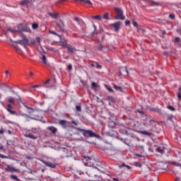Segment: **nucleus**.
<instances>
[{
    "label": "nucleus",
    "instance_id": "1",
    "mask_svg": "<svg viewBox=\"0 0 181 181\" xmlns=\"http://www.w3.org/2000/svg\"><path fill=\"white\" fill-rule=\"evenodd\" d=\"M81 132L83 136H90V138H98V134H96L91 130H86L84 129L76 127L74 126L71 127L70 129H68L65 133V137L69 138L73 141H81L83 136H81Z\"/></svg>",
    "mask_w": 181,
    "mask_h": 181
},
{
    "label": "nucleus",
    "instance_id": "2",
    "mask_svg": "<svg viewBox=\"0 0 181 181\" xmlns=\"http://www.w3.org/2000/svg\"><path fill=\"white\" fill-rule=\"evenodd\" d=\"M21 37L23 41V46H28L29 45H35L36 43V40H29V39L26 38V36L23 34H21Z\"/></svg>",
    "mask_w": 181,
    "mask_h": 181
},
{
    "label": "nucleus",
    "instance_id": "3",
    "mask_svg": "<svg viewBox=\"0 0 181 181\" xmlns=\"http://www.w3.org/2000/svg\"><path fill=\"white\" fill-rule=\"evenodd\" d=\"M115 12H117V15L115 16V19H119L120 21H124L125 19V16H124V11L120 8L116 7L115 8Z\"/></svg>",
    "mask_w": 181,
    "mask_h": 181
},
{
    "label": "nucleus",
    "instance_id": "4",
    "mask_svg": "<svg viewBox=\"0 0 181 181\" xmlns=\"http://www.w3.org/2000/svg\"><path fill=\"white\" fill-rule=\"evenodd\" d=\"M22 32H28L30 33V28L27 26L23 25V24H20L18 25V29L16 30V33H22Z\"/></svg>",
    "mask_w": 181,
    "mask_h": 181
},
{
    "label": "nucleus",
    "instance_id": "5",
    "mask_svg": "<svg viewBox=\"0 0 181 181\" xmlns=\"http://www.w3.org/2000/svg\"><path fill=\"white\" fill-rule=\"evenodd\" d=\"M57 124H59V125H61V127L63 128V129H67V128H69V129H71L72 126L69 125V123L67 122L66 120L64 119H61L59 120Z\"/></svg>",
    "mask_w": 181,
    "mask_h": 181
},
{
    "label": "nucleus",
    "instance_id": "6",
    "mask_svg": "<svg viewBox=\"0 0 181 181\" xmlns=\"http://www.w3.org/2000/svg\"><path fill=\"white\" fill-rule=\"evenodd\" d=\"M6 110H7L8 112H9V114H11V115H18V113H16V111L12 110H13V107L12 106V105H11V104L7 105Z\"/></svg>",
    "mask_w": 181,
    "mask_h": 181
},
{
    "label": "nucleus",
    "instance_id": "7",
    "mask_svg": "<svg viewBox=\"0 0 181 181\" xmlns=\"http://www.w3.org/2000/svg\"><path fill=\"white\" fill-rule=\"evenodd\" d=\"M110 28H114L115 31L119 32L120 28H121V22H116L115 23L110 24Z\"/></svg>",
    "mask_w": 181,
    "mask_h": 181
},
{
    "label": "nucleus",
    "instance_id": "8",
    "mask_svg": "<svg viewBox=\"0 0 181 181\" xmlns=\"http://www.w3.org/2000/svg\"><path fill=\"white\" fill-rule=\"evenodd\" d=\"M59 22L62 25H62H60V23H59L57 21H55V23H56L57 28H59V29H60V30H62V32H64V28H64V26H66V25L64 24V21H62V19H60Z\"/></svg>",
    "mask_w": 181,
    "mask_h": 181
},
{
    "label": "nucleus",
    "instance_id": "9",
    "mask_svg": "<svg viewBox=\"0 0 181 181\" xmlns=\"http://www.w3.org/2000/svg\"><path fill=\"white\" fill-rule=\"evenodd\" d=\"M66 49H68V52L69 53H70V54H73V53H76V52H77V49H76L75 47H73L71 45H66V47H65Z\"/></svg>",
    "mask_w": 181,
    "mask_h": 181
},
{
    "label": "nucleus",
    "instance_id": "10",
    "mask_svg": "<svg viewBox=\"0 0 181 181\" xmlns=\"http://www.w3.org/2000/svg\"><path fill=\"white\" fill-rule=\"evenodd\" d=\"M59 46H63L64 47H67V41L66 40V39L62 38V35H60L59 37Z\"/></svg>",
    "mask_w": 181,
    "mask_h": 181
},
{
    "label": "nucleus",
    "instance_id": "11",
    "mask_svg": "<svg viewBox=\"0 0 181 181\" xmlns=\"http://www.w3.org/2000/svg\"><path fill=\"white\" fill-rule=\"evenodd\" d=\"M42 163L45 165V166H47L48 168H52V169H54V168H56V163H54L43 160Z\"/></svg>",
    "mask_w": 181,
    "mask_h": 181
},
{
    "label": "nucleus",
    "instance_id": "12",
    "mask_svg": "<svg viewBox=\"0 0 181 181\" xmlns=\"http://www.w3.org/2000/svg\"><path fill=\"white\" fill-rule=\"evenodd\" d=\"M119 74L120 76H128L129 72H128V69H127V67L121 68L119 71Z\"/></svg>",
    "mask_w": 181,
    "mask_h": 181
},
{
    "label": "nucleus",
    "instance_id": "13",
    "mask_svg": "<svg viewBox=\"0 0 181 181\" xmlns=\"http://www.w3.org/2000/svg\"><path fill=\"white\" fill-rule=\"evenodd\" d=\"M53 86H54V83H50V79L47 80L43 85L46 88H49V87H52Z\"/></svg>",
    "mask_w": 181,
    "mask_h": 181
},
{
    "label": "nucleus",
    "instance_id": "14",
    "mask_svg": "<svg viewBox=\"0 0 181 181\" xmlns=\"http://www.w3.org/2000/svg\"><path fill=\"white\" fill-rule=\"evenodd\" d=\"M32 2V0H23L21 2V5L22 6H26V8H29V4Z\"/></svg>",
    "mask_w": 181,
    "mask_h": 181
},
{
    "label": "nucleus",
    "instance_id": "15",
    "mask_svg": "<svg viewBox=\"0 0 181 181\" xmlns=\"http://www.w3.org/2000/svg\"><path fill=\"white\" fill-rule=\"evenodd\" d=\"M5 170H6V172H16V168L9 165H7L6 166Z\"/></svg>",
    "mask_w": 181,
    "mask_h": 181
},
{
    "label": "nucleus",
    "instance_id": "16",
    "mask_svg": "<svg viewBox=\"0 0 181 181\" xmlns=\"http://www.w3.org/2000/svg\"><path fill=\"white\" fill-rule=\"evenodd\" d=\"M48 129L49 131H50V132H52V134H57V128L54 127V126H50V127H48Z\"/></svg>",
    "mask_w": 181,
    "mask_h": 181
},
{
    "label": "nucleus",
    "instance_id": "17",
    "mask_svg": "<svg viewBox=\"0 0 181 181\" xmlns=\"http://www.w3.org/2000/svg\"><path fill=\"white\" fill-rule=\"evenodd\" d=\"M40 59H41L42 63H43V64H47L48 62H47V58L46 57V55L42 54V57H40Z\"/></svg>",
    "mask_w": 181,
    "mask_h": 181
},
{
    "label": "nucleus",
    "instance_id": "18",
    "mask_svg": "<svg viewBox=\"0 0 181 181\" xmlns=\"http://www.w3.org/2000/svg\"><path fill=\"white\" fill-rule=\"evenodd\" d=\"M26 138H30V139H37V136L32 133H28L25 135Z\"/></svg>",
    "mask_w": 181,
    "mask_h": 181
},
{
    "label": "nucleus",
    "instance_id": "19",
    "mask_svg": "<svg viewBox=\"0 0 181 181\" xmlns=\"http://www.w3.org/2000/svg\"><path fill=\"white\" fill-rule=\"evenodd\" d=\"M113 88H115V90H116V91H120L121 93L124 92V90H122V87H121V86H118L114 84Z\"/></svg>",
    "mask_w": 181,
    "mask_h": 181
},
{
    "label": "nucleus",
    "instance_id": "20",
    "mask_svg": "<svg viewBox=\"0 0 181 181\" xmlns=\"http://www.w3.org/2000/svg\"><path fill=\"white\" fill-rule=\"evenodd\" d=\"M76 2H83V4H88V5H93V3L90 0H76Z\"/></svg>",
    "mask_w": 181,
    "mask_h": 181
},
{
    "label": "nucleus",
    "instance_id": "21",
    "mask_svg": "<svg viewBox=\"0 0 181 181\" xmlns=\"http://www.w3.org/2000/svg\"><path fill=\"white\" fill-rule=\"evenodd\" d=\"M24 107L26 108V110H27V111H28V112L29 114H32V112H35V109H33V108H32V107H29L27 106V105H25Z\"/></svg>",
    "mask_w": 181,
    "mask_h": 181
},
{
    "label": "nucleus",
    "instance_id": "22",
    "mask_svg": "<svg viewBox=\"0 0 181 181\" xmlns=\"http://www.w3.org/2000/svg\"><path fill=\"white\" fill-rule=\"evenodd\" d=\"M48 15L49 16H51V18H54V19H57L59 18V14L54 13H48Z\"/></svg>",
    "mask_w": 181,
    "mask_h": 181
},
{
    "label": "nucleus",
    "instance_id": "23",
    "mask_svg": "<svg viewBox=\"0 0 181 181\" xmlns=\"http://www.w3.org/2000/svg\"><path fill=\"white\" fill-rule=\"evenodd\" d=\"M92 19H95V21H101L102 16L100 15L91 16Z\"/></svg>",
    "mask_w": 181,
    "mask_h": 181
},
{
    "label": "nucleus",
    "instance_id": "24",
    "mask_svg": "<svg viewBox=\"0 0 181 181\" xmlns=\"http://www.w3.org/2000/svg\"><path fill=\"white\" fill-rule=\"evenodd\" d=\"M103 19H105V21H110V13L107 12L103 15Z\"/></svg>",
    "mask_w": 181,
    "mask_h": 181
},
{
    "label": "nucleus",
    "instance_id": "25",
    "mask_svg": "<svg viewBox=\"0 0 181 181\" xmlns=\"http://www.w3.org/2000/svg\"><path fill=\"white\" fill-rule=\"evenodd\" d=\"M140 134L142 135H147L148 136H151L152 135V133H149L147 131H141Z\"/></svg>",
    "mask_w": 181,
    "mask_h": 181
},
{
    "label": "nucleus",
    "instance_id": "26",
    "mask_svg": "<svg viewBox=\"0 0 181 181\" xmlns=\"http://www.w3.org/2000/svg\"><path fill=\"white\" fill-rule=\"evenodd\" d=\"M7 101H8V103H9L10 104H13V103H15V98H13V97H9V98H8Z\"/></svg>",
    "mask_w": 181,
    "mask_h": 181
},
{
    "label": "nucleus",
    "instance_id": "27",
    "mask_svg": "<svg viewBox=\"0 0 181 181\" xmlns=\"http://www.w3.org/2000/svg\"><path fill=\"white\" fill-rule=\"evenodd\" d=\"M177 98L181 101V86H180L178 88Z\"/></svg>",
    "mask_w": 181,
    "mask_h": 181
},
{
    "label": "nucleus",
    "instance_id": "28",
    "mask_svg": "<svg viewBox=\"0 0 181 181\" xmlns=\"http://www.w3.org/2000/svg\"><path fill=\"white\" fill-rule=\"evenodd\" d=\"M126 167L127 169H131V166L125 165V163H122V165H119V169Z\"/></svg>",
    "mask_w": 181,
    "mask_h": 181
},
{
    "label": "nucleus",
    "instance_id": "29",
    "mask_svg": "<svg viewBox=\"0 0 181 181\" xmlns=\"http://www.w3.org/2000/svg\"><path fill=\"white\" fill-rule=\"evenodd\" d=\"M11 178L13 179V180L16 181H21V179L18 178V176L11 175Z\"/></svg>",
    "mask_w": 181,
    "mask_h": 181
},
{
    "label": "nucleus",
    "instance_id": "30",
    "mask_svg": "<svg viewBox=\"0 0 181 181\" xmlns=\"http://www.w3.org/2000/svg\"><path fill=\"white\" fill-rule=\"evenodd\" d=\"M32 28L34 29V30H36V29H39V25L37 23H33L32 25Z\"/></svg>",
    "mask_w": 181,
    "mask_h": 181
},
{
    "label": "nucleus",
    "instance_id": "31",
    "mask_svg": "<svg viewBox=\"0 0 181 181\" xmlns=\"http://www.w3.org/2000/svg\"><path fill=\"white\" fill-rule=\"evenodd\" d=\"M49 33L51 35H54V36H57L58 37H60V35L57 34L55 31L53 30H49Z\"/></svg>",
    "mask_w": 181,
    "mask_h": 181
},
{
    "label": "nucleus",
    "instance_id": "32",
    "mask_svg": "<svg viewBox=\"0 0 181 181\" xmlns=\"http://www.w3.org/2000/svg\"><path fill=\"white\" fill-rule=\"evenodd\" d=\"M156 151H157V152L162 153L163 152V151H165V148L158 147V148H157Z\"/></svg>",
    "mask_w": 181,
    "mask_h": 181
},
{
    "label": "nucleus",
    "instance_id": "33",
    "mask_svg": "<svg viewBox=\"0 0 181 181\" xmlns=\"http://www.w3.org/2000/svg\"><path fill=\"white\" fill-rule=\"evenodd\" d=\"M74 20L76 21V22H77V23H78V25H80V23H81V22H83V20H81L77 17H75Z\"/></svg>",
    "mask_w": 181,
    "mask_h": 181
},
{
    "label": "nucleus",
    "instance_id": "34",
    "mask_svg": "<svg viewBox=\"0 0 181 181\" xmlns=\"http://www.w3.org/2000/svg\"><path fill=\"white\" fill-rule=\"evenodd\" d=\"M94 31L92 33V36H94V35H97V27H95V25H93Z\"/></svg>",
    "mask_w": 181,
    "mask_h": 181
},
{
    "label": "nucleus",
    "instance_id": "35",
    "mask_svg": "<svg viewBox=\"0 0 181 181\" xmlns=\"http://www.w3.org/2000/svg\"><path fill=\"white\" fill-rule=\"evenodd\" d=\"M171 165H173L174 166H180L181 168V164L177 162H171Z\"/></svg>",
    "mask_w": 181,
    "mask_h": 181
},
{
    "label": "nucleus",
    "instance_id": "36",
    "mask_svg": "<svg viewBox=\"0 0 181 181\" xmlns=\"http://www.w3.org/2000/svg\"><path fill=\"white\" fill-rule=\"evenodd\" d=\"M167 108L168 110H170V111H176V109L175 107H173V106H171V105L167 106Z\"/></svg>",
    "mask_w": 181,
    "mask_h": 181
},
{
    "label": "nucleus",
    "instance_id": "37",
    "mask_svg": "<svg viewBox=\"0 0 181 181\" xmlns=\"http://www.w3.org/2000/svg\"><path fill=\"white\" fill-rule=\"evenodd\" d=\"M76 110L78 112H81V106L80 105H76Z\"/></svg>",
    "mask_w": 181,
    "mask_h": 181
},
{
    "label": "nucleus",
    "instance_id": "38",
    "mask_svg": "<svg viewBox=\"0 0 181 181\" xmlns=\"http://www.w3.org/2000/svg\"><path fill=\"white\" fill-rule=\"evenodd\" d=\"M98 50H100V52H102V50H103V49H104V45H103V44L100 43V45L98 46Z\"/></svg>",
    "mask_w": 181,
    "mask_h": 181
},
{
    "label": "nucleus",
    "instance_id": "39",
    "mask_svg": "<svg viewBox=\"0 0 181 181\" xmlns=\"http://www.w3.org/2000/svg\"><path fill=\"white\" fill-rule=\"evenodd\" d=\"M180 41H181L180 37H176L175 38V43H180Z\"/></svg>",
    "mask_w": 181,
    "mask_h": 181
},
{
    "label": "nucleus",
    "instance_id": "40",
    "mask_svg": "<svg viewBox=\"0 0 181 181\" xmlns=\"http://www.w3.org/2000/svg\"><path fill=\"white\" fill-rule=\"evenodd\" d=\"M106 88L110 93H114V90L112 88H110L108 86H106Z\"/></svg>",
    "mask_w": 181,
    "mask_h": 181
},
{
    "label": "nucleus",
    "instance_id": "41",
    "mask_svg": "<svg viewBox=\"0 0 181 181\" xmlns=\"http://www.w3.org/2000/svg\"><path fill=\"white\" fill-rule=\"evenodd\" d=\"M16 29H12V28H8V31L11 32V33H16Z\"/></svg>",
    "mask_w": 181,
    "mask_h": 181
},
{
    "label": "nucleus",
    "instance_id": "42",
    "mask_svg": "<svg viewBox=\"0 0 181 181\" xmlns=\"http://www.w3.org/2000/svg\"><path fill=\"white\" fill-rule=\"evenodd\" d=\"M168 119L170 121H173V115H168Z\"/></svg>",
    "mask_w": 181,
    "mask_h": 181
},
{
    "label": "nucleus",
    "instance_id": "43",
    "mask_svg": "<svg viewBox=\"0 0 181 181\" xmlns=\"http://www.w3.org/2000/svg\"><path fill=\"white\" fill-rule=\"evenodd\" d=\"M95 63H96V69H103V66L100 65L98 62H95Z\"/></svg>",
    "mask_w": 181,
    "mask_h": 181
},
{
    "label": "nucleus",
    "instance_id": "44",
    "mask_svg": "<svg viewBox=\"0 0 181 181\" xmlns=\"http://www.w3.org/2000/svg\"><path fill=\"white\" fill-rule=\"evenodd\" d=\"M71 124H74V125H76V127H77V125H78V122H77L76 120H71Z\"/></svg>",
    "mask_w": 181,
    "mask_h": 181
},
{
    "label": "nucleus",
    "instance_id": "45",
    "mask_svg": "<svg viewBox=\"0 0 181 181\" xmlns=\"http://www.w3.org/2000/svg\"><path fill=\"white\" fill-rule=\"evenodd\" d=\"M133 26H134V28H138V23H136L135 21H133Z\"/></svg>",
    "mask_w": 181,
    "mask_h": 181
},
{
    "label": "nucleus",
    "instance_id": "46",
    "mask_svg": "<svg viewBox=\"0 0 181 181\" xmlns=\"http://www.w3.org/2000/svg\"><path fill=\"white\" fill-rule=\"evenodd\" d=\"M16 43H18V45H22L23 46V43L22 40H19L18 41H16Z\"/></svg>",
    "mask_w": 181,
    "mask_h": 181
},
{
    "label": "nucleus",
    "instance_id": "47",
    "mask_svg": "<svg viewBox=\"0 0 181 181\" xmlns=\"http://www.w3.org/2000/svg\"><path fill=\"white\" fill-rule=\"evenodd\" d=\"M124 24H125L126 26H129V25L131 24V21H126L124 22Z\"/></svg>",
    "mask_w": 181,
    "mask_h": 181
},
{
    "label": "nucleus",
    "instance_id": "48",
    "mask_svg": "<svg viewBox=\"0 0 181 181\" xmlns=\"http://www.w3.org/2000/svg\"><path fill=\"white\" fill-rule=\"evenodd\" d=\"M169 18H170V19H172V21H173L175 17L174 14H170Z\"/></svg>",
    "mask_w": 181,
    "mask_h": 181
},
{
    "label": "nucleus",
    "instance_id": "49",
    "mask_svg": "<svg viewBox=\"0 0 181 181\" xmlns=\"http://www.w3.org/2000/svg\"><path fill=\"white\" fill-rule=\"evenodd\" d=\"M92 87L93 88H97V83L95 82H92Z\"/></svg>",
    "mask_w": 181,
    "mask_h": 181
},
{
    "label": "nucleus",
    "instance_id": "50",
    "mask_svg": "<svg viewBox=\"0 0 181 181\" xmlns=\"http://www.w3.org/2000/svg\"><path fill=\"white\" fill-rule=\"evenodd\" d=\"M0 158H1V159H6L7 157H6V156L0 154Z\"/></svg>",
    "mask_w": 181,
    "mask_h": 181
},
{
    "label": "nucleus",
    "instance_id": "51",
    "mask_svg": "<svg viewBox=\"0 0 181 181\" xmlns=\"http://www.w3.org/2000/svg\"><path fill=\"white\" fill-rule=\"evenodd\" d=\"M72 69H73V66L71 64H69L68 66V70H72Z\"/></svg>",
    "mask_w": 181,
    "mask_h": 181
},
{
    "label": "nucleus",
    "instance_id": "52",
    "mask_svg": "<svg viewBox=\"0 0 181 181\" xmlns=\"http://www.w3.org/2000/svg\"><path fill=\"white\" fill-rule=\"evenodd\" d=\"M36 40H37V42H38V44L40 45V37H37Z\"/></svg>",
    "mask_w": 181,
    "mask_h": 181
},
{
    "label": "nucleus",
    "instance_id": "53",
    "mask_svg": "<svg viewBox=\"0 0 181 181\" xmlns=\"http://www.w3.org/2000/svg\"><path fill=\"white\" fill-rule=\"evenodd\" d=\"M39 87V85H35L33 86H31L30 88H37Z\"/></svg>",
    "mask_w": 181,
    "mask_h": 181
},
{
    "label": "nucleus",
    "instance_id": "54",
    "mask_svg": "<svg viewBox=\"0 0 181 181\" xmlns=\"http://www.w3.org/2000/svg\"><path fill=\"white\" fill-rule=\"evenodd\" d=\"M177 33H180L181 35V28H179L177 30Z\"/></svg>",
    "mask_w": 181,
    "mask_h": 181
},
{
    "label": "nucleus",
    "instance_id": "55",
    "mask_svg": "<svg viewBox=\"0 0 181 181\" xmlns=\"http://www.w3.org/2000/svg\"><path fill=\"white\" fill-rule=\"evenodd\" d=\"M8 135H12V131L8 130Z\"/></svg>",
    "mask_w": 181,
    "mask_h": 181
},
{
    "label": "nucleus",
    "instance_id": "56",
    "mask_svg": "<svg viewBox=\"0 0 181 181\" xmlns=\"http://www.w3.org/2000/svg\"><path fill=\"white\" fill-rule=\"evenodd\" d=\"M153 122H155V121H154L153 119H151V120L149 121V124H152Z\"/></svg>",
    "mask_w": 181,
    "mask_h": 181
},
{
    "label": "nucleus",
    "instance_id": "57",
    "mask_svg": "<svg viewBox=\"0 0 181 181\" xmlns=\"http://www.w3.org/2000/svg\"><path fill=\"white\" fill-rule=\"evenodd\" d=\"M0 134H1V135H4V130H3V129L0 130Z\"/></svg>",
    "mask_w": 181,
    "mask_h": 181
},
{
    "label": "nucleus",
    "instance_id": "58",
    "mask_svg": "<svg viewBox=\"0 0 181 181\" xmlns=\"http://www.w3.org/2000/svg\"><path fill=\"white\" fill-rule=\"evenodd\" d=\"M137 112H139V114H144V112L141 110H137Z\"/></svg>",
    "mask_w": 181,
    "mask_h": 181
},
{
    "label": "nucleus",
    "instance_id": "59",
    "mask_svg": "<svg viewBox=\"0 0 181 181\" xmlns=\"http://www.w3.org/2000/svg\"><path fill=\"white\" fill-rule=\"evenodd\" d=\"M0 149L3 150V151H6V149H4V146H0Z\"/></svg>",
    "mask_w": 181,
    "mask_h": 181
},
{
    "label": "nucleus",
    "instance_id": "60",
    "mask_svg": "<svg viewBox=\"0 0 181 181\" xmlns=\"http://www.w3.org/2000/svg\"><path fill=\"white\" fill-rule=\"evenodd\" d=\"M31 119H37V117L35 116L34 117H31Z\"/></svg>",
    "mask_w": 181,
    "mask_h": 181
},
{
    "label": "nucleus",
    "instance_id": "61",
    "mask_svg": "<svg viewBox=\"0 0 181 181\" xmlns=\"http://www.w3.org/2000/svg\"><path fill=\"white\" fill-rule=\"evenodd\" d=\"M114 181H119V180H118V178H113Z\"/></svg>",
    "mask_w": 181,
    "mask_h": 181
},
{
    "label": "nucleus",
    "instance_id": "62",
    "mask_svg": "<svg viewBox=\"0 0 181 181\" xmlns=\"http://www.w3.org/2000/svg\"><path fill=\"white\" fill-rule=\"evenodd\" d=\"M162 35H166V31L163 30V31L162 32Z\"/></svg>",
    "mask_w": 181,
    "mask_h": 181
},
{
    "label": "nucleus",
    "instance_id": "63",
    "mask_svg": "<svg viewBox=\"0 0 181 181\" xmlns=\"http://www.w3.org/2000/svg\"><path fill=\"white\" fill-rule=\"evenodd\" d=\"M136 165H137V166H139V167L141 166V163H136Z\"/></svg>",
    "mask_w": 181,
    "mask_h": 181
},
{
    "label": "nucleus",
    "instance_id": "64",
    "mask_svg": "<svg viewBox=\"0 0 181 181\" xmlns=\"http://www.w3.org/2000/svg\"><path fill=\"white\" fill-rule=\"evenodd\" d=\"M30 76L32 77V76H33V72H30Z\"/></svg>",
    "mask_w": 181,
    "mask_h": 181
}]
</instances>
